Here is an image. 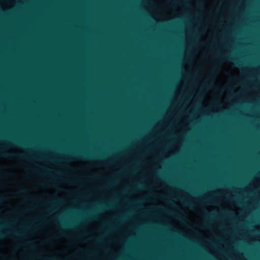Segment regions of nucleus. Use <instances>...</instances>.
<instances>
[{
    "label": "nucleus",
    "mask_w": 260,
    "mask_h": 260,
    "mask_svg": "<svg viewBox=\"0 0 260 260\" xmlns=\"http://www.w3.org/2000/svg\"><path fill=\"white\" fill-rule=\"evenodd\" d=\"M38 168L39 169V170L41 172V173L49 175V180L46 182H42V184L44 186H47L51 184L52 183V182L55 180V178L52 175L49 174V173H50L51 172L50 170L48 168L43 167H38Z\"/></svg>",
    "instance_id": "nucleus-1"
},
{
    "label": "nucleus",
    "mask_w": 260,
    "mask_h": 260,
    "mask_svg": "<svg viewBox=\"0 0 260 260\" xmlns=\"http://www.w3.org/2000/svg\"><path fill=\"white\" fill-rule=\"evenodd\" d=\"M35 258H37L39 260H55L54 257H44L38 255L37 256H31L29 255L26 257V260H32Z\"/></svg>",
    "instance_id": "nucleus-2"
},
{
    "label": "nucleus",
    "mask_w": 260,
    "mask_h": 260,
    "mask_svg": "<svg viewBox=\"0 0 260 260\" xmlns=\"http://www.w3.org/2000/svg\"><path fill=\"white\" fill-rule=\"evenodd\" d=\"M219 59L221 60V61H226V60H228L229 59H232L233 60H234L235 62V64H237V66H241V63L237 61V60L235 59H233V58H230V57H220L219 58Z\"/></svg>",
    "instance_id": "nucleus-3"
},
{
    "label": "nucleus",
    "mask_w": 260,
    "mask_h": 260,
    "mask_svg": "<svg viewBox=\"0 0 260 260\" xmlns=\"http://www.w3.org/2000/svg\"><path fill=\"white\" fill-rule=\"evenodd\" d=\"M0 155L6 157H15L16 156L13 153H6L3 150L0 149Z\"/></svg>",
    "instance_id": "nucleus-4"
},
{
    "label": "nucleus",
    "mask_w": 260,
    "mask_h": 260,
    "mask_svg": "<svg viewBox=\"0 0 260 260\" xmlns=\"http://www.w3.org/2000/svg\"><path fill=\"white\" fill-rule=\"evenodd\" d=\"M11 234L14 237H22V236H24V234L23 233L19 232H12L11 233Z\"/></svg>",
    "instance_id": "nucleus-5"
},
{
    "label": "nucleus",
    "mask_w": 260,
    "mask_h": 260,
    "mask_svg": "<svg viewBox=\"0 0 260 260\" xmlns=\"http://www.w3.org/2000/svg\"><path fill=\"white\" fill-rule=\"evenodd\" d=\"M75 157L78 159H81L82 158H83L84 157V155H82L81 153H80L79 152H76L75 153Z\"/></svg>",
    "instance_id": "nucleus-6"
},
{
    "label": "nucleus",
    "mask_w": 260,
    "mask_h": 260,
    "mask_svg": "<svg viewBox=\"0 0 260 260\" xmlns=\"http://www.w3.org/2000/svg\"><path fill=\"white\" fill-rule=\"evenodd\" d=\"M54 211V209L53 207V206H52V205L50 204L49 205V207L47 209V211L49 213H52L53 211Z\"/></svg>",
    "instance_id": "nucleus-7"
},
{
    "label": "nucleus",
    "mask_w": 260,
    "mask_h": 260,
    "mask_svg": "<svg viewBox=\"0 0 260 260\" xmlns=\"http://www.w3.org/2000/svg\"><path fill=\"white\" fill-rule=\"evenodd\" d=\"M28 244L31 248L34 249L36 248V244L34 243H29Z\"/></svg>",
    "instance_id": "nucleus-8"
},
{
    "label": "nucleus",
    "mask_w": 260,
    "mask_h": 260,
    "mask_svg": "<svg viewBox=\"0 0 260 260\" xmlns=\"http://www.w3.org/2000/svg\"><path fill=\"white\" fill-rule=\"evenodd\" d=\"M184 204H185V205H187V206H188L190 207H192V204H191V203H190V202H184Z\"/></svg>",
    "instance_id": "nucleus-9"
},
{
    "label": "nucleus",
    "mask_w": 260,
    "mask_h": 260,
    "mask_svg": "<svg viewBox=\"0 0 260 260\" xmlns=\"http://www.w3.org/2000/svg\"><path fill=\"white\" fill-rule=\"evenodd\" d=\"M43 158H45L50 161H53V158L51 157H44Z\"/></svg>",
    "instance_id": "nucleus-10"
},
{
    "label": "nucleus",
    "mask_w": 260,
    "mask_h": 260,
    "mask_svg": "<svg viewBox=\"0 0 260 260\" xmlns=\"http://www.w3.org/2000/svg\"><path fill=\"white\" fill-rule=\"evenodd\" d=\"M6 235V233L0 232V239L3 238Z\"/></svg>",
    "instance_id": "nucleus-11"
},
{
    "label": "nucleus",
    "mask_w": 260,
    "mask_h": 260,
    "mask_svg": "<svg viewBox=\"0 0 260 260\" xmlns=\"http://www.w3.org/2000/svg\"><path fill=\"white\" fill-rule=\"evenodd\" d=\"M68 207H67V206L66 205V216L67 215V211H68ZM67 227V220L66 219V228Z\"/></svg>",
    "instance_id": "nucleus-12"
},
{
    "label": "nucleus",
    "mask_w": 260,
    "mask_h": 260,
    "mask_svg": "<svg viewBox=\"0 0 260 260\" xmlns=\"http://www.w3.org/2000/svg\"><path fill=\"white\" fill-rule=\"evenodd\" d=\"M204 214H205L206 216H207L208 217H210V215H210L208 212H205L204 213Z\"/></svg>",
    "instance_id": "nucleus-13"
},
{
    "label": "nucleus",
    "mask_w": 260,
    "mask_h": 260,
    "mask_svg": "<svg viewBox=\"0 0 260 260\" xmlns=\"http://www.w3.org/2000/svg\"><path fill=\"white\" fill-rule=\"evenodd\" d=\"M17 157H19V158H24V156L22 155H17Z\"/></svg>",
    "instance_id": "nucleus-14"
},
{
    "label": "nucleus",
    "mask_w": 260,
    "mask_h": 260,
    "mask_svg": "<svg viewBox=\"0 0 260 260\" xmlns=\"http://www.w3.org/2000/svg\"><path fill=\"white\" fill-rule=\"evenodd\" d=\"M67 238V235L66 234V238ZM67 246V243L66 242V247ZM66 260H67V254H66Z\"/></svg>",
    "instance_id": "nucleus-15"
},
{
    "label": "nucleus",
    "mask_w": 260,
    "mask_h": 260,
    "mask_svg": "<svg viewBox=\"0 0 260 260\" xmlns=\"http://www.w3.org/2000/svg\"><path fill=\"white\" fill-rule=\"evenodd\" d=\"M137 186H138V187H141V185L140 184H138V185H137Z\"/></svg>",
    "instance_id": "nucleus-16"
},
{
    "label": "nucleus",
    "mask_w": 260,
    "mask_h": 260,
    "mask_svg": "<svg viewBox=\"0 0 260 260\" xmlns=\"http://www.w3.org/2000/svg\"><path fill=\"white\" fill-rule=\"evenodd\" d=\"M15 142H16V143H18V144H21V143H20L18 141H15Z\"/></svg>",
    "instance_id": "nucleus-17"
},
{
    "label": "nucleus",
    "mask_w": 260,
    "mask_h": 260,
    "mask_svg": "<svg viewBox=\"0 0 260 260\" xmlns=\"http://www.w3.org/2000/svg\"><path fill=\"white\" fill-rule=\"evenodd\" d=\"M66 194L67 193V189L66 188ZM67 198V195L66 194V198Z\"/></svg>",
    "instance_id": "nucleus-18"
},
{
    "label": "nucleus",
    "mask_w": 260,
    "mask_h": 260,
    "mask_svg": "<svg viewBox=\"0 0 260 260\" xmlns=\"http://www.w3.org/2000/svg\"><path fill=\"white\" fill-rule=\"evenodd\" d=\"M171 1H173V2H175V1H176V0H171Z\"/></svg>",
    "instance_id": "nucleus-19"
},
{
    "label": "nucleus",
    "mask_w": 260,
    "mask_h": 260,
    "mask_svg": "<svg viewBox=\"0 0 260 260\" xmlns=\"http://www.w3.org/2000/svg\"><path fill=\"white\" fill-rule=\"evenodd\" d=\"M98 242H100V239H98Z\"/></svg>",
    "instance_id": "nucleus-20"
},
{
    "label": "nucleus",
    "mask_w": 260,
    "mask_h": 260,
    "mask_svg": "<svg viewBox=\"0 0 260 260\" xmlns=\"http://www.w3.org/2000/svg\"><path fill=\"white\" fill-rule=\"evenodd\" d=\"M0 169H1V168L0 167Z\"/></svg>",
    "instance_id": "nucleus-21"
}]
</instances>
